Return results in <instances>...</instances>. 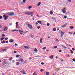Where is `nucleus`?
<instances>
[{"label":"nucleus","instance_id":"3","mask_svg":"<svg viewBox=\"0 0 75 75\" xmlns=\"http://www.w3.org/2000/svg\"><path fill=\"white\" fill-rule=\"evenodd\" d=\"M4 31H7L8 30V27L7 26H4Z\"/></svg>","mask_w":75,"mask_h":75},{"label":"nucleus","instance_id":"7","mask_svg":"<svg viewBox=\"0 0 75 75\" xmlns=\"http://www.w3.org/2000/svg\"><path fill=\"white\" fill-rule=\"evenodd\" d=\"M3 17H5V19L6 20L8 19V17L7 16H6V15L4 14L3 16Z\"/></svg>","mask_w":75,"mask_h":75},{"label":"nucleus","instance_id":"42","mask_svg":"<svg viewBox=\"0 0 75 75\" xmlns=\"http://www.w3.org/2000/svg\"><path fill=\"white\" fill-rule=\"evenodd\" d=\"M67 1H68L69 2H70H70H71V0H67Z\"/></svg>","mask_w":75,"mask_h":75},{"label":"nucleus","instance_id":"9","mask_svg":"<svg viewBox=\"0 0 75 75\" xmlns=\"http://www.w3.org/2000/svg\"><path fill=\"white\" fill-rule=\"evenodd\" d=\"M61 46H62V48H64V49H67V47H66L65 46H64V45H61Z\"/></svg>","mask_w":75,"mask_h":75},{"label":"nucleus","instance_id":"33","mask_svg":"<svg viewBox=\"0 0 75 75\" xmlns=\"http://www.w3.org/2000/svg\"><path fill=\"white\" fill-rule=\"evenodd\" d=\"M16 58H18V57H19V55L18 54L16 55Z\"/></svg>","mask_w":75,"mask_h":75},{"label":"nucleus","instance_id":"34","mask_svg":"<svg viewBox=\"0 0 75 75\" xmlns=\"http://www.w3.org/2000/svg\"><path fill=\"white\" fill-rule=\"evenodd\" d=\"M3 28V26L1 25H0V28Z\"/></svg>","mask_w":75,"mask_h":75},{"label":"nucleus","instance_id":"35","mask_svg":"<svg viewBox=\"0 0 75 75\" xmlns=\"http://www.w3.org/2000/svg\"><path fill=\"white\" fill-rule=\"evenodd\" d=\"M50 14H51V15H52V14H53V12L51 11L50 12Z\"/></svg>","mask_w":75,"mask_h":75},{"label":"nucleus","instance_id":"5","mask_svg":"<svg viewBox=\"0 0 75 75\" xmlns=\"http://www.w3.org/2000/svg\"><path fill=\"white\" fill-rule=\"evenodd\" d=\"M28 27H29V28H30L31 29H32V28H33V26H32V25H30V24H28Z\"/></svg>","mask_w":75,"mask_h":75},{"label":"nucleus","instance_id":"26","mask_svg":"<svg viewBox=\"0 0 75 75\" xmlns=\"http://www.w3.org/2000/svg\"><path fill=\"white\" fill-rule=\"evenodd\" d=\"M49 74H50V72H46V75H48Z\"/></svg>","mask_w":75,"mask_h":75},{"label":"nucleus","instance_id":"4","mask_svg":"<svg viewBox=\"0 0 75 75\" xmlns=\"http://www.w3.org/2000/svg\"><path fill=\"white\" fill-rule=\"evenodd\" d=\"M19 60H16V61H18V62H24V59H19Z\"/></svg>","mask_w":75,"mask_h":75},{"label":"nucleus","instance_id":"54","mask_svg":"<svg viewBox=\"0 0 75 75\" xmlns=\"http://www.w3.org/2000/svg\"><path fill=\"white\" fill-rule=\"evenodd\" d=\"M41 65H44V63L43 62H42V63H41Z\"/></svg>","mask_w":75,"mask_h":75},{"label":"nucleus","instance_id":"53","mask_svg":"<svg viewBox=\"0 0 75 75\" xmlns=\"http://www.w3.org/2000/svg\"><path fill=\"white\" fill-rule=\"evenodd\" d=\"M72 50H73V51H75V48H72Z\"/></svg>","mask_w":75,"mask_h":75},{"label":"nucleus","instance_id":"50","mask_svg":"<svg viewBox=\"0 0 75 75\" xmlns=\"http://www.w3.org/2000/svg\"><path fill=\"white\" fill-rule=\"evenodd\" d=\"M61 51H62V50H59V52H61Z\"/></svg>","mask_w":75,"mask_h":75},{"label":"nucleus","instance_id":"14","mask_svg":"<svg viewBox=\"0 0 75 75\" xmlns=\"http://www.w3.org/2000/svg\"><path fill=\"white\" fill-rule=\"evenodd\" d=\"M42 39H40V43H41V44H44V43L42 42Z\"/></svg>","mask_w":75,"mask_h":75},{"label":"nucleus","instance_id":"40","mask_svg":"<svg viewBox=\"0 0 75 75\" xmlns=\"http://www.w3.org/2000/svg\"><path fill=\"white\" fill-rule=\"evenodd\" d=\"M44 69H41V70H40V71L41 72H43V71H44Z\"/></svg>","mask_w":75,"mask_h":75},{"label":"nucleus","instance_id":"52","mask_svg":"<svg viewBox=\"0 0 75 75\" xmlns=\"http://www.w3.org/2000/svg\"><path fill=\"white\" fill-rule=\"evenodd\" d=\"M2 18H3V17L1 16H0V19H1Z\"/></svg>","mask_w":75,"mask_h":75},{"label":"nucleus","instance_id":"32","mask_svg":"<svg viewBox=\"0 0 75 75\" xmlns=\"http://www.w3.org/2000/svg\"><path fill=\"white\" fill-rule=\"evenodd\" d=\"M31 8H32V6H29V7L28 8L29 9H31Z\"/></svg>","mask_w":75,"mask_h":75},{"label":"nucleus","instance_id":"47","mask_svg":"<svg viewBox=\"0 0 75 75\" xmlns=\"http://www.w3.org/2000/svg\"><path fill=\"white\" fill-rule=\"evenodd\" d=\"M72 60L73 61H74V62H75V59H72Z\"/></svg>","mask_w":75,"mask_h":75},{"label":"nucleus","instance_id":"64","mask_svg":"<svg viewBox=\"0 0 75 75\" xmlns=\"http://www.w3.org/2000/svg\"><path fill=\"white\" fill-rule=\"evenodd\" d=\"M56 59H58V57H57V56H56Z\"/></svg>","mask_w":75,"mask_h":75},{"label":"nucleus","instance_id":"25","mask_svg":"<svg viewBox=\"0 0 75 75\" xmlns=\"http://www.w3.org/2000/svg\"><path fill=\"white\" fill-rule=\"evenodd\" d=\"M23 31L21 30L20 33L21 34V35H22V34H23Z\"/></svg>","mask_w":75,"mask_h":75},{"label":"nucleus","instance_id":"6","mask_svg":"<svg viewBox=\"0 0 75 75\" xmlns=\"http://www.w3.org/2000/svg\"><path fill=\"white\" fill-rule=\"evenodd\" d=\"M24 13L28 15H30L31 13H30L29 11H25L24 12Z\"/></svg>","mask_w":75,"mask_h":75},{"label":"nucleus","instance_id":"23","mask_svg":"<svg viewBox=\"0 0 75 75\" xmlns=\"http://www.w3.org/2000/svg\"><path fill=\"white\" fill-rule=\"evenodd\" d=\"M50 58H52V59L53 58V55L50 56Z\"/></svg>","mask_w":75,"mask_h":75},{"label":"nucleus","instance_id":"56","mask_svg":"<svg viewBox=\"0 0 75 75\" xmlns=\"http://www.w3.org/2000/svg\"><path fill=\"white\" fill-rule=\"evenodd\" d=\"M18 22H16V25H17L18 24Z\"/></svg>","mask_w":75,"mask_h":75},{"label":"nucleus","instance_id":"15","mask_svg":"<svg viewBox=\"0 0 75 75\" xmlns=\"http://www.w3.org/2000/svg\"><path fill=\"white\" fill-rule=\"evenodd\" d=\"M12 32H14V31H16V32H18V30H16V29H14L12 31Z\"/></svg>","mask_w":75,"mask_h":75},{"label":"nucleus","instance_id":"37","mask_svg":"<svg viewBox=\"0 0 75 75\" xmlns=\"http://www.w3.org/2000/svg\"><path fill=\"white\" fill-rule=\"evenodd\" d=\"M67 45L69 46L70 47H72V46L71 45H68L67 44Z\"/></svg>","mask_w":75,"mask_h":75},{"label":"nucleus","instance_id":"61","mask_svg":"<svg viewBox=\"0 0 75 75\" xmlns=\"http://www.w3.org/2000/svg\"><path fill=\"white\" fill-rule=\"evenodd\" d=\"M64 18H65V19L67 18V16H64Z\"/></svg>","mask_w":75,"mask_h":75},{"label":"nucleus","instance_id":"16","mask_svg":"<svg viewBox=\"0 0 75 75\" xmlns=\"http://www.w3.org/2000/svg\"><path fill=\"white\" fill-rule=\"evenodd\" d=\"M41 4V2H39L38 4V6H40Z\"/></svg>","mask_w":75,"mask_h":75},{"label":"nucleus","instance_id":"2","mask_svg":"<svg viewBox=\"0 0 75 75\" xmlns=\"http://www.w3.org/2000/svg\"><path fill=\"white\" fill-rule=\"evenodd\" d=\"M62 11L64 14L65 13H66V8H64L62 9Z\"/></svg>","mask_w":75,"mask_h":75},{"label":"nucleus","instance_id":"20","mask_svg":"<svg viewBox=\"0 0 75 75\" xmlns=\"http://www.w3.org/2000/svg\"><path fill=\"white\" fill-rule=\"evenodd\" d=\"M34 51H35L36 52H37L38 50H37V48H35V50H34Z\"/></svg>","mask_w":75,"mask_h":75},{"label":"nucleus","instance_id":"41","mask_svg":"<svg viewBox=\"0 0 75 75\" xmlns=\"http://www.w3.org/2000/svg\"><path fill=\"white\" fill-rule=\"evenodd\" d=\"M2 37H5V35H4V34H3L2 35Z\"/></svg>","mask_w":75,"mask_h":75},{"label":"nucleus","instance_id":"45","mask_svg":"<svg viewBox=\"0 0 75 75\" xmlns=\"http://www.w3.org/2000/svg\"><path fill=\"white\" fill-rule=\"evenodd\" d=\"M3 63H4V64H7V63L6 62H4Z\"/></svg>","mask_w":75,"mask_h":75},{"label":"nucleus","instance_id":"27","mask_svg":"<svg viewBox=\"0 0 75 75\" xmlns=\"http://www.w3.org/2000/svg\"><path fill=\"white\" fill-rule=\"evenodd\" d=\"M70 53H72V54H74V52L72 50H70Z\"/></svg>","mask_w":75,"mask_h":75},{"label":"nucleus","instance_id":"21","mask_svg":"<svg viewBox=\"0 0 75 75\" xmlns=\"http://www.w3.org/2000/svg\"><path fill=\"white\" fill-rule=\"evenodd\" d=\"M13 59V58L12 57H11V58H9V61H11V60H12Z\"/></svg>","mask_w":75,"mask_h":75},{"label":"nucleus","instance_id":"11","mask_svg":"<svg viewBox=\"0 0 75 75\" xmlns=\"http://www.w3.org/2000/svg\"><path fill=\"white\" fill-rule=\"evenodd\" d=\"M20 71L21 72V73L23 74H24V75H26V73H25V72L24 71Z\"/></svg>","mask_w":75,"mask_h":75},{"label":"nucleus","instance_id":"8","mask_svg":"<svg viewBox=\"0 0 75 75\" xmlns=\"http://www.w3.org/2000/svg\"><path fill=\"white\" fill-rule=\"evenodd\" d=\"M61 36L62 37H63V35L65 34V32H64L62 31H61L60 33Z\"/></svg>","mask_w":75,"mask_h":75},{"label":"nucleus","instance_id":"38","mask_svg":"<svg viewBox=\"0 0 75 75\" xmlns=\"http://www.w3.org/2000/svg\"><path fill=\"white\" fill-rule=\"evenodd\" d=\"M47 48V47H45L43 48H42L43 50H45V49Z\"/></svg>","mask_w":75,"mask_h":75},{"label":"nucleus","instance_id":"63","mask_svg":"<svg viewBox=\"0 0 75 75\" xmlns=\"http://www.w3.org/2000/svg\"><path fill=\"white\" fill-rule=\"evenodd\" d=\"M59 30V28H57V31H58Z\"/></svg>","mask_w":75,"mask_h":75},{"label":"nucleus","instance_id":"55","mask_svg":"<svg viewBox=\"0 0 75 75\" xmlns=\"http://www.w3.org/2000/svg\"><path fill=\"white\" fill-rule=\"evenodd\" d=\"M15 46H17V45H17V44H16V43H15Z\"/></svg>","mask_w":75,"mask_h":75},{"label":"nucleus","instance_id":"22","mask_svg":"<svg viewBox=\"0 0 75 75\" xmlns=\"http://www.w3.org/2000/svg\"><path fill=\"white\" fill-rule=\"evenodd\" d=\"M6 49H3L1 50L2 51H6Z\"/></svg>","mask_w":75,"mask_h":75},{"label":"nucleus","instance_id":"12","mask_svg":"<svg viewBox=\"0 0 75 75\" xmlns=\"http://www.w3.org/2000/svg\"><path fill=\"white\" fill-rule=\"evenodd\" d=\"M9 42H14V40L13 39H10L9 40Z\"/></svg>","mask_w":75,"mask_h":75},{"label":"nucleus","instance_id":"58","mask_svg":"<svg viewBox=\"0 0 75 75\" xmlns=\"http://www.w3.org/2000/svg\"><path fill=\"white\" fill-rule=\"evenodd\" d=\"M6 43H8V40H7L6 41Z\"/></svg>","mask_w":75,"mask_h":75},{"label":"nucleus","instance_id":"28","mask_svg":"<svg viewBox=\"0 0 75 75\" xmlns=\"http://www.w3.org/2000/svg\"><path fill=\"white\" fill-rule=\"evenodd\" d=\"M4 38H1V41H3V40H4Z\"/></svg>","mask_w":75,"mask_h":75},{"label":"nucleus","instance_id":"10","mask_svg":"<svg viewBox=\"0 0 75 75\" xmlns=\"http://www.w3.org/2000/svg\"><path fill=\"white\" fill-rule=\"evenodd\" d=\"M24 47V48H26V49H29V48H30V46H25Z\"/></svg>","mask_w":75,"mask_h":75},{"label":"nucleus","instance_id":"29","mask_svg":"<svg viewBox=\"0 0 75 75\" xmlns=\"http://www.w3.org/2000/svg\"><path fill=\"white\" fill-rule=\"evenodd\" d=\"M56 70L57 71H58L59 70H60V69L56 68Z\"/></svg>","mask_w":75,"mask_h":75},{"label":"nucleus","instance_id":"57","mask_svg":"<svg viewBox=\"0 0 75 75\" xmlns=\"http://www.w3.org/2000/svg\"><path fill=\"white\" fill-rule=\"evenodd\" d=\"M31 37H32V38H33V37H34V35H31L30 36Z\"/></svg>","mask_w":75,"mask_h":75},{"label":"nucleus","instance_id":"46","mask_svg":"<svg viewBox=\"0 0 75 75\" xmlns=\"http://www.w3.org/2000/svg\"><path fill=\"white\" fill-rule=\"evenodd\" d=\"M33 12H32L31 13H30L31 14L30 15L31 16H33V15L32 14H33Z\"/></svg>","mask_w":75,"mask_h":75},{"label":"nucleus","instance_id":"43","mask_svg":"<svg viewBox=\"0 0 75 75\" xmlns=\"http://www.w3.org/2000/svg\"><path fill=\"white\" fill-rule=\"evenodd\" d=\"M47 26H48V27L49 26H50V24H49V23H47Z\"/></svg>","mask_w":75,"mask_h":75},{"label":"nucleus","instance_id":"60","mask_svg":"<svg viewBox=\"0 0 75 75\" xmlns=\"http://www.w3.org/2000/svg\"><path fill=\"white\" fill-rule=\"evenodd\" d=\"M52 19L53 20H55V18H53V17H52Z\"/></svg>","mask_w":75,"mask_h":75},{"label":"nucleus","instance_id":"24","mask_svg":"<svg viewBox=\"0 0 75 75\" xmlns=\"http://www.w3.org/2000/svg\"><path fill=\"white\" fill-rule=\"evenodd\" d=\"M16 65H19V62H16Z\"/></svg>","mask_w":75,"mask_h":75},{"label":"nucleus","instance_id":"44","mask_svg":"<svg viewBox=\"0 0 75 75\" xmlns=\"http://www.w3.org/2000/svg\"><path fill=\"white\" fill-rule=\"evenodd\" d=\"M13 52H14V53H17V51H16L14 50L13 51Z\"/></svg>","mask_w":75,"mask_h":75},{"label":"nucleus","instance_id":"51","mask_svg":"<svg viewBox=\"0 0 75 75\" xmlns=\"http://www.w3.org/2000/svg\"><path fill=\"white\" fill-rule=\"evenodd\" d=\"M31 59H32V58L31 57H30L29 58V60H31Z\"/></svg>","mask_w":75,"mask_h":75},{"label":"nucleus","instance_id":"62","mask_svg":"<svg viewBox=\"0 0 75 75\" xmlns=\"http://www.w3.org/2000/svg\"><path fill=\"white\" fill-rule=\"evenodd\" d=\"M12 25V23H11L10 25H9L11 26V25Z\"/></svg>","mask_w":75,"mask_h":75},{"label":"nucleus","instance_id":"31","mask_svg":"<svg viewBox=\"0 0 75 75\" xmlns=\"http://www.w3.org/2000/svg\"><path fill=\"white\" fill-rule=\"evenodd\" d=\"M32 75H37L36 74H35V72H34L33 74Z\"/></svg>","mask_w":75,"mask_h":75},{"label":"nucleus","instance_id":"39","mask_svg":"<svg viewBox=\"0 0 75 75\" xmlns=\"http://www.w3.org/2000/svg\"><path fill=\"white\" fill-rule=\"evenodd\" d=\"M53 30L54 31H56V29L55 28H53Z\"/></svg>","mask_w":75,"mask_h":75},{"label":"nucleus","instance_id":"1","mask_svg":"<svg viewBox=\"0 0 75 75\" xmlns=\"http://www.w3.org/2000/svg\"><path fill=\"white\" fill-rule=\"evenodd\" d=\"M7 14L8 15V16H14V13L13 12H11L8 13Z\"/></svg>","mask_w":75,"mask_h":75},{"label":"nucleus","instance_id":"30","mask_svg":"<svg viewBox=\"0 0 75 75\" xmlns=\"http://www.w3.org/2000/svg\"><path fill=\"white\" fill-rule=\"evenodd\" d=\"M8 38H5L4 39V40H8Z\"/></svg>","mask_w":75,"mask_h":75},{"label":"nucleus","instance_id":"18","mask_svg":"<svg viewBox=\"0 0 75 75\" xmlns=\"http://www.w3.org/2000/svg\"><path fill=\"white\" fill-rule=\"evenodd\" d=\"M69 28H71V30H72V29H74V27L72 26H70Z\"/></svg>","mask_w":75,"mask_h":75},{"label":"nucleus","instance_id":"48","mask_svg":"<svg viewBox=\"0 0 75 75\" xmlns=\"http://www.w3.org/2000/svg\"><path fill=\"white\" fill-rule=\"evenodd\" d=\"M37 28H38V29H40V26H38V27H37Z\"/></svg>","mask_w":75,"mask_h":75},{"label":"nucleus","instance_id":"59","mask_svg":"<svg viewBox=\"0 0 75 75\" xmlns=\"http://www.w3.org/2000/svg\"><path fill=\"white\" fill-rule=\"evenodd\" d=\"M38 22H36V23H35V24H36V25H38Z\"/></svg>","mask_w":75,"mask_h":75},{"label":"nucleus","instance_id":"13","mask_svg":"<svg viewBox=\"0 0 75 75\" xmlns=\"http://www.w3.org/2000/svg\"><path fill=\"white\" fill-rule=\"evenodd\" d=\"M38 23H39L40 24H41V23H42V22L41 21H37Z\"/></svg>","mask_w":75,"mask_h":75},{"label":"nucleus","instance_id":"17","mask_svg":"<svg viewBox=\"0 0 75 75\" xmlns=\"http://www.w3.org/2000/svg\"><path fill=\"white\" fill-rule=\"evenodd\" d=\"M1 43H2V44H5V43H6V42H5V41H4V40L3 41V42H1Z\"/></svg>","mask_w":75,"mask_h":75},{"label":"nucleus","instance_id":"36","mask_svg":"<svg viewBox=\"0 0 75 75\" xmlns=\"http://www.w3.org/2000/svg\"><path fill=\"white\" fill-rule=\"evenodd\" d=\"M54 49H56V48H57V46H55L54 47Z\"/></svg>","mask_w":75,"mask_h":75},{"label":"nucleus","instance_id":"49","mask_svg":"<svg viewBox=\"0 0 75 75\" xmlns=\"http://www.w3.org/2000/svg\"><path fill=\"white\" fill-rule=\"evenodd\" d=\"M26 0H23V3H25V2Z\"/></svg>","mask_w":75,"mask_h":75},{"label":"nucleus","instance_id":"19","mask_svg":"<svg viewBox=\"0 0 75 75\" xmlns=\"http://www.w3.org/2000/svg\"><path fill=\"white\" fill-rule=\"evenodd\" d=\"M66 27V25H64L62 26V28H64V27Z\"/></svg>","mask_w":75,"mask_h":75}]
</instances>
